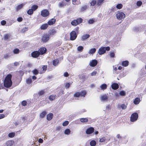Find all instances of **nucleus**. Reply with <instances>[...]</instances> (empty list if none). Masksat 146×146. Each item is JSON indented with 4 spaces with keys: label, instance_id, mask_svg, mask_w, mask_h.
<instances>
[{
    "label": "nucleus",
    "instance_id": "a19ab883",
    "mask_svg": "<svg viewBox=\"0 0 146 146\" xmlns=\"http://www.w3.org/2000/svg\"><path fill=\"white\" fill-rule=\"evenodd\" d=\"M65 5L64 4L63 2L62 1L59 2V3H58V7H63V6L64 5Z\"/></svg>",
    "mask_w": 146,
    "mask_h": 146
},
{
    "label": "nucleus",
    "instance_id": "c756f323",
    "mask_svg": "<svg viewBox=\"0 0 146 146\" xmlns=\"http://www.w3.org/2000/svg\"><path fill=\"white\" fill-rule=\"evenodd\" d=\"M53 64L54 66H56L58 65L59 63V60L57 59L54 60L53 61Z\"/></svg>",
    "mask_w": 146,
    "mask_h": 146
},
{
    "label": "nucleus",
    "instance_id": "58836bf2",
    "mask_svg": "<svg viewBox=\"0 0 146 146\" xmlns=\"http://www.w3.org/2000/svg\"><path fill=\"white\" fill-rule=\"evenodd\" d=\"M33 11L31 9L27 11V13L29 15H32L33 13Z\"/></svg>",
    "mask_w": 146,
    "mask_h": 146
},
{
    "label": "nucleus",
    "instance_id": "49530a36",
    "mask_svg": "<svg viewBox=\"0 0 146 146\" xmlns=\"http://www.w3.org/2000/svg\"><path fill=\"white\" fill-rule=\"evenodd\" d=\"M32 82V80L31 78H29L26 80V82L28 84H30Z\"/></svg>",
    "mask_w": 146,
    "mask_h": 146
},
{
    "label": "nucleus",
    "instance_id": "8fccbe9b",
    "mask_svg": "<svg viewBox=\"0 0 146 146\" xmlns=\"http://www.w3.org/2000/svg\"><path fill=\"white\" fill-rule=\"evenodd\" d=\"M78 24L82 23V19L81 18H79L76 19Z\"/></svg>",
    "mask_w": 146,
    "mask_h": 146
},
{
    "label": "nucleus",
    "instance_id": "09e8293b",
    "mask_svg": "<svg viewBox=\"0 0 146 146\" xmlns=\"http://www.w3.org/2000/svg\"><path fill=\"white\" fill-rule=\"evenodd\" d=\"M87 9V6L86 5H84L83 6L81 9V10L82 11L86 10Z\"/></svg>",
    "mask_w": 146,
    "mask_h": 146
},
{
    "label": "nucleus",
    "instance_id": "4c0bfd02",
    "mask_svg": "<svg viewBox=\"0 0 146 146\" xmlns=\"http://www.w3.org/2000/svg\"><path fill=\"white\" fill-rule=\"evenodd\" d=\"M90 144L91 146H95L96 144V142L94 140H92L90 142Z\"/></svg>",
    "mask_w": 146,
    "mask_h": 146
},
{
    "label": "nucleus",
    "instance_id": "bb28decb",
    "mask_svg": "<svg viewBox=\"0 0 146 146\" xmlns=\"http://www.w3.org/2000/svg\"><path fill=\"white\" fill-rule=\"evenodd\" d=\"M38 6L36 5H33L31 7V9L33 11H35L38 8Z\"/></svg>",
    "mask_w": 146,
    "mask_h": 146
},
{
    "label": "nucleus",
    "instance_id": "603ef678",
    "mask_svg": "<svg viewBox=\"0 0 146 146\" xmlns=\"http://www.w3.org/2000/svg\"><path fill=\"white\" fill-rule=\"evenodd\" d=\"M106 139L105 137H104L100 139L99 141L100 142H104L106 140Z\"/></svg>",
    "mask_w": 146,
    "mask_h": 146
},
{
    "label": "nucleus",
    "instance_id": "680f3d73",
    "mask_svg": "<svg viewBox=\"0 0 146 146\" xmlns=\"http://www.w3.org/2000/svg\"><path fill=\"white\" fill-rule=\"evenodd\" d=\"M97 72L96 71H93L91 73V76H95L96 74H97Z\"/></svg>",
    "mask_w": 146,
    "mask_h": 146
},
{
    "label": "nucleus",
    "instance_id": "338daca9",
    "mask_svg": "<svg viewBox=\"0 0 146 146\" xmlns=\"http://www.w3.org/2000/svg\"><path fill=\"white\" fill-rule=\"evenodd\" d=\"M5 117V115L3 114H0V119H3Z\"/></svg>",
    "mask_w": 146,
    "mask_h": 146
},
{
    "label": "nucleus",
    "instance_id": "864d4df0",
    "mask_svg": "<svg viewBox=\"0 0 146 146\" xmlns=\"http://www.w3.org/2000/svg\"><path fill=\"white\" fill-rule=\"evenodd\" d=\"M69 123V122L68 121H66L62 123V125L63 126H66Z\"/></svg>",
    "mask_w": 146,
    "mask_h": 146
},
{
    "label": "nucleus",
    "instance_id": "2f4dec72",
    "mask_svg": "<svg viewBox=\"0 0 146 146\" xmlns=\"http://www.w3.org/2000/svg\"><path fill=\"white\" fill-rule=\"evenodd\" d=\"M56 98L55 95H50L49 98V99L51 101L54 100Z\"/></svg>",
    "mask_w": 146,
    "mask_h": 146
},
{
    "label": "nucleus",
    "instance_id": "0e129e2a",
    "mask_svg": "<svg viewBox=\"0 0 146 146\" xmlns=\"http://www.w3.org/2000/svg\"><path fill=\"white\" fill-rule=\"evenodd\" d=\"M47 68V66H44L43 67H42L43 70L44 71H45Z\"/></svg>",
    "mask_w": 146,
    "mask_h": 146
},
{
    "label": "nucleus",
    "instance_id": "c85d7f7f",
    "mask_svg": "<svg viewBox=\"0 0 146 146\" xmlns=\"http://www.w3.org/2000/svg\"><path fill=\"white\" fill-rule=\"evenodd\" d=\"M46 114V111H43L40 114V117L41 118H43Z\"/></svg>",
    "mask_w": 146,
    "mask_h": 146
},
{
    "label": "nucleus",
    "instance_id": "1a4fd4ad",
    "mask_svg": "<svg viewBox=\"0 0 146 146\" xmlns=\"http://www.w3.org/2000/svg\"><path fill=\"white\" fill-rule=\"evenodd\" d=\"M40 53H39V52L37 51H33L31 53L32 56L33 58H37L38 57Z\"/></svg>",
    "mask_w": 146,
    "mask_h": 146
},
{
    "label": "nucleus",
    "instance_id": "473e14b6",
    "mask_svg": "<svg viewBox=\"0 0 146 146\" xmlns=\"http://www.w3.org/2000/svg\"><path fill=\"white\" fill-rule=\"evenodd\" d=\"M104 0H98L97 3V5H98L100 6L103 3Z\"/></svg>",
    "mask_w": 146,
    "mask_h": 146
},
{
    "label": "nucleus",
    "instance_id": "cd10ccee",
    "mask_svg": "<svg viewBox=\"0 0 146 146\" xmlns=\"http://www.w3.org/2000/svg\"><path fill=\"white\" fill-rule=\"evenodd\" d=\"M71 24L73 26H76L78 25L77 21L76 20L72 21L71 22Z\"/></svg>",
    "mask_w": 146,
    "mask_h": 146
},
{
    "label": "nucleus",
    "instance_id": "e433bc0d",
    "mask_svg": "<svg viewBox=\"0 0 146 146\" xmlns=\"http://www.w3.org/2000/svg\"><path fill=\"white\" fill-rule=\"evenodd\" d=\"M45 93V91L44 90H42L38 92V94L39 96H40L44 95Z\"/></svg>",
    "mask_w": 146,
    "mask_h": 146
},
{
    "label": "nucleus",
    "instance_id": "b1692460",
    "mask_svg": "<svg viewBox=\"0 0 146 146\" xmlns=\"http://www.w3.org/2000/svg\"><path fill=\"white\" fill-rule=\"evenodd\" d=\"M96 49L95 48H92L90 49L88 53L90 54H94L96 51Z\"/></svg>",
    "mask_w": 146,
    "mask_h": 146
},
{
    "label": "nucleus",
    "instance_id": "6ab92c4d",
    "mask_svg": "<svg viewBox=\"0 0 146 146\" xmlns=\"http://www.w3.org/2000/svg\"><path fill=\"white\" fill-rule=\"evenodd\" d=\"M53 117V114L50 113L47 115V119L48 121L50 120Z\"/></svg>",
    "mask_w": 146,
    "mask_h": 146
},
{
    "label": "nucleus",
    "instance_id": "69168bd1",
    "mask_svg": "<svg viewBox=\"0 0 146 146\" xmlns=\"http://www.w3.org/2000/svg\"><path fill=\"white\" fill-rule=\"evenodd\" d=\"M9 57V56L8 54H4L3 58L5 59H7Z\"/></svg>",
    "mask_w": 146,
    "mask_h": 146
},
{
    "label": "nucleus",
    "instance_id": "a18cd8bd",
    "mask_svg": "<svg viewBox=\"0 0 146 146\" xmlns=\"http://www.w3.org/2000/svg\"><path fill=\"white\" fill-rule=\"evenodd\" d=\"M13 52L15 54H18L19 52V50L18 48L15 49L13 50Z\"/></svg>",
    "mask_w": 146,
    "mask_h": 146
},
{
    "label": "nucleus",
    "instance_id": "f03ea898",
    "mask_svg": "<svg viewBox=\"0 0 146 146\" xmlns=\"http://www.w3.org/2000/svg\"><path fill=\"white\" fill-rule=\"evenodd\" d=\"M110 50V48L109 46L102 47L99 49L98 53L100 55H102L106 52V50L109 51Z\"/></svg>",
    "mask_w": 146,
    "mask_h": 146
},
{
    "label": "nucleus",
    "instance_id": "bf43d9fd",
    "mask_svg": "<svg viewBox=\"0 0 146 146\" xmlns=\"http://www.w3.org/2000/svg\"><path fill=\"white\" fill-rule=\"evenodd\" d=\"M6 23V22L5 20L2 21L1 22V24L2 25H5Z\"/></svg>",
    "mask_w": 146,
    "mask_h": 146
},
{
    "label": "nucleus",
    "instance_id": "72a5a7b5",
    "mask_svg": "<svg viewBox=\"0 0 146 146\" xmlns=\"http://www.w3.org/2000/svg\"><path fill=\"white\" fill-rule=\"evenodd\" d=\"M80 121L82 122L85 123L87 122L88 119L87 118H81L80 119Z\"/></svg>",
    "mask_w": 146,
    "mask_h": 146
},
{
    "label": "nucleus",
    "instance_id": "de8ad7c7",
    "mask_svg": "<svg viewBox=\"0 0 146 146\" xmlns=\"http://www.w3.org/2000/svg\"><path fill=\"white\" fill-rule=\"evenodd\" d=\"M33 74L35 75L38 74L39 73L38 71L36 69H35L32 71Z\"/></svg>",
    "mask_w": 146,
    "mask_h": 146
},
{
    "label": "nucleus",
    "instance_id": "c03bdc74",
    "mask_svg": "<svg viewBox=\"0 0 146 146\" xmlns=\"http://www.w3.org/2000/svg\"><path fill=\"white\" fill-rule=\"evenodd\" d=\"M119 94L121 96H125L126 95V93L125 91H122L119 92Z\"/></svg>",
    "mask_w": 146,
    "mask_h": 146
},
{
    "label": "nucleus",
    "instance_id": "ea45409f",
    "mask_svg": "<svg viewBox=\"0 0 146 146\" xmlns=\"http://www.w3.org/2000/svg\"><path fill=\"white\" fill-rule=\"evenodd\" d=\"M123 6L121 4H119L116 5V8L118 9H120L122 8Z\"/></svg>",
    "mask_w": 146,
    "mask_h": 146
},
{
    "label": "nucleus",
    "instance_id": "412c9836",
    "mask_svg": "<svg viewBox=\"0 0 146 146\" xmlns=\"http://www.w3.org/2000/svg\"><path fill=\"white\" fill-rule=\"evenodd\" d=\"M90 37V35L88 34H86L84 35H82V40H84L88 38H89Z\"/></svg>",
    "mask_w": 146,
    "mask_h": 146
},
{
    "label": "nucleus",
    "instance_id": "79ce46f5",
    "mask_svg": "<svg viewBox=\"0 0 146 146\" xmlns=\"http://www.w3.org/2000/svg\"><path fill=\"white\" fill-rule=\"evenodd\" d=\"M84 48L82 46H79L77 48L78 51L80 52H81L82 51Z\"/></svg>",
    "mask_w": 146,
    "mask_h": 146
},
{
    "label": "nucleus",
    "instance_id": "f704fd0d",
    "mask_svg": "<svg viewBox=\"0 0 146 146\" xmlns=\"http://www.w3.org/2000/svg\"><path fill=\"white\" fill-rule=\"evenodd\" d=\"M15 135V133L14 132H11L9 133L8 134V137L10 138H13L14 137Z\"/></svg>",
    "mask_w": 146,
    "mask_h": 146
},
{
    "label": "nucleus",
    "instance_id": "37998d69",
    "mask_svg": "<svg viewBox=\"0 0 146 146\" xmlns=\"http://www.w3.org/2000/svg\"><path fill=\"white\" fill-rule=\"evenodd\" d=\"M28 30V27H25L23 28L21 31V32L22 33H24L26 31H27Z\"/></svg>",
    "mask_w": 146,
    "mask_h": 146
},
{
    "label": "nucleus",
    "instance_id": "4be33fe9",
    "mask_svg": "<svg viewBox=\"0 0 146 146\" xmlns=\"http://www.w3.org/2000/svg\"><path fill=\"white\" fill-rule=\"evenodd\" d=\"M140 102V98H135L133 102L135 104H139Z\"/></svg>",
    "mask_w": 146,
    "mask_h": 146
},
{
    "label": "nucleus",
    "instance_id": "4468645a",
    "mask_svg": "<svg viewBox=\"0 0 146 146\" xmlns=\"http://www.w3.org/2000/svg\"><path fill=\"white\" fill-rule=\"evenodd\" d=\"M14 143V141L13 140H10L7 141L5 143L6 146H12Z\"/></svg>",
    "mask_w": 146,
    "mask_h": 146
},
{
    "label": "nucleus",
    "instance_id": "4d7b16f0",
    "mask_svg": "<svg viewBox=\"0 0 146 146\" xmlns=\"http://www.w3.org/2000/svg\"><path fill=\"white\" fill-rule=\"evenodd\" d=\"M23 20V19L21 17H19L17 18V21L19 22H21Z\"/></svg>",
    "mask_w": 146,
    "mask_h": 146
},
{
    "label": "nucleus",
    "instance_id": "5701e85b",
    "mask_svg": "<svg viewBox=\"0 0 146 146\" xmlns=\"http://www.w3.org/2000/svg\"><path fill=\"white\" fill-rule=\"evenodd\" d=\"M10 35L9 34H7L3 36V39L5 40H7L10 38Z\"/></svg>",
    "mask_w": 146,
    "mask_h": 146
},
{
    "label": "nucleus",
    "instance_id": "6e6d98bb",
    "mask_svg": "<svg viewBox=\"0 0 146 146\" xmlns=\"http://www.w3.org/2000/svg\"><path fill=\"white\" fill-rule=\"evenodd\" d=\"M96 1L93 0L91 3V5L92 6H94L96 4Z\"/></svg>",
    "mask_w": 146,
    "mask_h": 146
},
{
    "label": "nucleus",
    "instance_id": "5fc2aeb1",
    "mask_svg": "<svg viewBox=\"0 0 146 146\" xmlns=\"http://www.w3.org/2000/svg\"><path fill=\"white\" fill-rule=\"evenodd\" d=\"M27 102L26 101L24 100L21 103L22 105L23 106H25L27 105Z\"/></svg>",
    "mask_w": 146,
    "mask_h": 146
},
{
    "label": "nucleus",
    "instance_id": "774afa93",
    "mask_svg": "<svg viewBox=\"0 0 146 146\" xmlns=\"http://www.w3.org/2000/svg\"><path fill=\"white\" fill-rule=\"evenodd\" d=\"M43 141L42 139L40 138L38 139V142L40 143H42L43 142Z\"/></svg>",
    "mask_w": 146,
    "mask_h": 146
},
{
    "label": "nucleus",
    "instance_id": "dca6fc26",
    "mask_svg": "<svg viewBox=\"0 0 146 146\" xmlns=\"http://www.w3.org/2000/svg\"><path fill=\"white\" fill-rule=\"evenodd\" d=\"M25 4V3H23L18 5L16 7L17 11L20 10Z\"/></svg>",
    "mask_w": 146,
    "mask_h": 146
},
{
    "label": "nucleus",
    "instance_id": "7c9ffc66",
    "mask_svg": "<svg viewBox=\"0 0 146 146\" xmlns=\"http://www.w3.org/2000/svg\"><path fill=\"white\" fill-rule=\"evenodd\" d=\"M71 131L69 129H65L64 131V133L65 134L68 135L70 134Z\"/></svg>",
    "mask_w": 146,
    "mask_h": 146
},
{
    "label": "nucleus",
    "instance_id": "9d476101",
    "mask_svg": "<svg viewBox=\"0 0 146 146\" xmlns=\"http://www.w3.org/2000/svg\"><path fill=\"white\" fill-rule=\"evenodd\" d=\"M97 63L98 61L96 60H93L90 61L89 64L91 66L94 67L97 65Z\"/></svg>",
    "mask_w": 146,
    "mask_h": 146
},
{
    "label": "nucleus",
    "instance_id": "f257e3e1",
    "mask_svg": "<svg viewBox=\"0 0 146 146\" xmlns=\"http://www.w3.org/2000/svg\"><path fill=\"white\" fill-rule=\"evenodd\" d=\"M11 77L12 75L11 74H9L6 76L4 83L5 87L7 88H9L11 86L12 83L11 80Z\"/></svg>",
    "mask_w": 146,
    "mask_h": 146
},
{
    "label": "nucleus",
    "instance_id": "052dcab7",
    "mask_svg": "<svg viewBox=\"0 0 146 146\" xmlns=\"http://www.w3.org/2000/svg\"><path fill=\"white\" fill-rule=\"evenodd\" d=\"M110 57L113 58L114 57L115 54L114 52H111L110 53Z\"/></svg>",
    "mask_w": 146,
    "mask_h": 146
},
{
    "label": "nucleus",
    "instance_id": "a211bd4d",
    "mask_svg": "<svg viewBox=\"0 0 146 146\" xmlns=\"http://www.w3.org/2000/svg\"><path fill=\"white\" fill-rule=\"evenodd\" d=\"M48 25L47 23H45L42 25L40 27V29L41 30H45L47 28Z\"/></svg>",
    "mask_w": 146,
    "mask_h": 146
},
{
    "label": "nucleus",
    "instance_id": "a878e982",
    "mask_svg": "<svg viewBox=\"0 0 146 146\" xmlns=\"http://www.w3.org/2000/svg\"><path fill=\"white\" fill-rule=\"evenodd\" d=\"M95 19L94 18L91 19H89L88 22L89 24H93L95 22Z\"/></svg>",
    "mask_w": 146,
    "mask_h": 146
},
{
    "label": "nucleus",
    "instance_id": "2eb2a0df",
    "mask_svg": "<svg viewBox=\"0 0 146 146\" xmlns=\"http://www.w3.org/2000/svg\"><path fill=\"white\" fill-rule=\"evenodd\" d=\"M56 20L54 18H52L49 20L48 22V25H51L54 24L56 22Z\"/></svg>",
    "mask_w": 146,
    "mask_h": 146
},
{
    "label": "nucleus",
    "instance_id": "3c124183",
    "mask_svg": "<svg viewBox=\"0 0 146 146\" xmlns=\"http://www.w3.org/2000/svg\"><path fill=\"white\" fill-rule=\"evenodd\" d=\"M142 3L141 1H138L137 2V5L138 7H140L142 5Z\"/></svg>",
    "mask_w": 146,
    "mask_h": 146
},
{
    "label": "nucleus",
    "instance_id": "39448f33",
    "mask_svg": "<svg viewBox=\"0 0 146 146\" xmlns=\"http://www.w3.org/2000/svg\"><path fill=\"white\" fill-rule=\"evenodd\" d=\"M138 115L137 113H133L131 115L130 118L131 121L134 122L136 121L138 118Z\"/></svg>",
    "mask_w": 146,
    "mask_h": 146
},
{
    "label": "nucleus",
    "instance_id": "c9c22d12",
    "mask_svg": "<svg viewBox=\"0 0 146 146\" xmlns=\"http://www.w3.org/2000/svg\"><path fill=\"white\" fill-rule=\"evenodd\" d=\"M56 31L55 29H52L50 30V35H54L56 33Z\"/></svg>",
    "mask_w": 146,
    "mask_h": 146
},
{
    "label": "nucleus",
    "instance_id": "7ed1b4c3",
    "mask_svg": "<svg viewBox=\"0 0 146 146\" xmlns=\"http://www.w3.org/2000/svg\"><path fill=\"white\" fill-rule=\"evenodd\" d=\"M116 16L118 20H122L125 17V15L122 12H118L116 14Z\"/></svg>",
    "mask_w": 146,
    "mask_h": 146
},
{
    "label": "nucleus",
    "instance_id": "423d86ee",
    "mask_svg": "<svg viewBox=\"0 0 146 146\" xmlns=\"http://www.w3.org/2000/svg\"><path fill=\"white\" fill-rule=\"evenodd\" d=\"M70 39L71 40H75L76 38L77 35L76 32L74 31H72L70 33Z\"/></svg>",
    "mask_w": 146,
    "mask_h": 146
},
{
    "label": "nucleus",
    "instance_id": "f8f14e48",
    "mask_svg": "<svg viewBox=\"0 0 146 146\" xmlns=\"http://www.w3.org/2000/svg\"><path fill=\"white\" fill-rule=\"evenodd\" d=\"M100 98L102 102L106 101L108 100L107 96L106 94L102 95Z\"/></svg>",
    "mask_w": 146,
    "mask_h": 146
},
{
    "label": "nucleus",
    "instance_id": "0eeeda50",
    "mask_svg": "<svg viewBox=\"0 0 146 146\" xmlns=\"http://www.w3.org/2000/svg\"><path fill=\"white\" fill-rule=\"evenodd\" d=\"M50 37L49 35H44L42 36L41 41L43 43H45L48 41Z\"/></svg>",
    "mask_w": 146,
    "mask_h": 146
},
{
    "label": "nucleus",
    "instance_id": "20e7f679",
    "mask_svg": "<svg viewBox=\"0 0 146 146\" xmlns=\"http://www.w3.org/2000/svg\"><path fill=\"white\" fill-rule=\"evenodd\" d=\"M86 92L85 90H82L80 92H77L74 95L75 97H78L79 96H83L84 97L86 94Z\"/></svg>",
    "mask_w": 146,
    "mask_h": 146
},
{
    "label": "nucleus",
    "instance_id": "e2e57ef3",
    "mask_svg": "<svg viewBox=\"0 0 146 146\" xmlns=\"http://www.w3.org/2000/svg\"><path fill=\"white\" fill-rule=\"evenodd\" d=\"M70 83H66L65 87L66 88H68L70 87Z\"/></svg>",
    "mask_w": 146,
    "mask_h": 146
},
{
    "label": "nucleus",
    "instance_id": "ddd939ff",
    "mask_svg": "<svg viewBox=\"0 0 146 146\" xmlns=\"http://www.w3.org/2000/svg\"><path fill=\"white\" fill-rule=\"evenodd\" d=\"M38 51L40 53V54H43L46 52V49L45 48H40Z\"/></svg>",
    "mask_w": 146,
    "mask_h": 146
},
{
    "label": "nucleus",
    "instance_id": "6e6552de",
    "mask_svg": "<svg viewBox=\"0 0 146 146\" xmlns=\"http://www.w3.org/2000/svg\"><path fill=\"white\" fill-rule=\"evenodd\" d=\"M41 15L43 17H46L49 15V12L46 9H44L41 11Z\"/></svg>",
    "mask_w": 146,
    "mask_h": 146
},
{
    "label": "nucleus",
    "instance_id": "f3484780",
    "mask_svg": "<svg viewBox=\"0 0 146 146\" xmlns=\"http://www.w3.org/2000/svg\"><path fill=\"white\" fill-rule=\"evenodd\" d=\"M112 88L114 90H116L119 87V86L117 83L113 84L111 85Z\"/></svg>",
    "mask_w": 146,
    "mask_h": 146
},
{
    "label": "nucleus",
    "instance_id": "393cba45",
    "mask_svg": "<svg viewBox=\"0 0 146 146\" xmlns=\"http://www.w3.org/2000/svg\"><path fill=\"white\" fill-rule=\"evenodd\" d=\"M100 88L101 90H105L107 88V85L106 84H103L100 86Z\"/></svg>",
    "mask_w": 146,
    "mask_h": 146
},
{
    "label": "nucleus",
    "instance_id": "9b49d317",
    "mask_svg": "<svg viewBox=\"0 0 146 146\" xmlns=\"http://www.w3.org/2000/svg\"><path fill=\"white\" fill-rule=\"evenodd\" d=\"M94 128L90 127L86 129V133L88 134H91L94 132Z\"/></svg>",
    "mask_w": 146,
    "mask_h": 146
},
{
    "label": "nucleus",
    "instance_id": "13d9d810",
    "mask_svg": "<svg viewBox=\"0 0 146 146\" xmlns=\"http://www.w3.org/2000/svg\"><path fill=\"white\" fill-rule=\"evenodd\" d=\"M121 107L123 110H124L126 108L127 106L124 104H122L121 106Z\"/></svg>",
    "mask_w": 146,
    "mask_h": 146
},
{
    "label": "nucleus",
    "instance_id": "aec40b11",
    "mask_svg": "<svg viewBox=\"0 0 146 146\" xmlns=\"http://www.w3.org/2000/svg\"><path fill=\"white\" fill-rule=\"evenodd\" d=\"M129 62L127 60L123 61L122 62V65L124 67L127 66L128 65Z\"/></svg>",
    "mask_w": 146,
    "mask_h": 146
}]
</instances>
